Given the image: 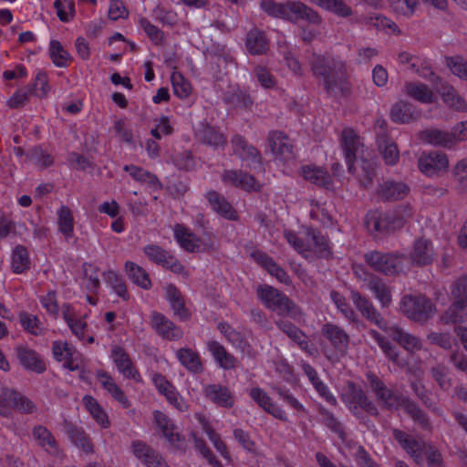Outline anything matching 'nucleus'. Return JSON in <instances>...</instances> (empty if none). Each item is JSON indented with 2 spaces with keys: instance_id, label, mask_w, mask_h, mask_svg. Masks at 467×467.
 I'll return each instance as SVG.
<instances>
[{
  "instance_id": "nucleus-1",
  "label": "nucleus",
  "mask_w": 467,
  "mask_h": 467,
  "mask_svg": "<svg viewBox=\"0 0 467 467\" xmlns=\"http://www.w3.org/2000/svg\"><path fill=\"white\" fill-rule=\"evenodd\" d=\"M309 63L313 74L322 79L324 89L329 97L337 98L349 93L347 65L343 60L313 53Z\"/></svg>"
},
{
  "instance_id": "nucleus-2",
  "label": "nucleus",
  "mask_w": 467,
  "mask_h": 467,
  "mask_svg": "<svg viewBox=\"0 0 467 467\" xmlns=\"http://www.w3.org/2000/svg\"><path fill=\"white\" fill-rule=\"evenodd\" d=\"M413 211L410 204L399 205L396 209L386 212H371L366 218L367 228L371 232L381 234L393 233L403 227L412 216Z\"/></svg>"
},
{
  "instance_id": "nucleus-3",
  "label": "nucleus",
  "mask_w": 467,
  "mask_h": 467,
  "mask_svg": "<svg viewBox=\"0 0 467 467\" xmlns=\"http://www.w3.org/2000/svg\"><path fill=\"white\" fill-rule=\"evenodd\" d=\"M256 294L265 307L280 316L292 319H297L302 316L301 308L294 301L271 285H259Z\"/></svg>"
},
{
  "instance_id": "nucleus-4",
  "label": "nucleus",
  "mask_w": 467,
  "mask_h": 467,
  "mask_svg": "<svg viewBox=\"0 0 467 467\" xmlns=\"http://www.w3.org/2000/svg\"><path fill=\"white\" fill-rule=\"evenodd\" d=\"M400 310L408 318L424 323L434 316L436 307L423 295H405L400 299Z\"/></svg>"
},
{
  "instance_id": "nucleus-5",
  "label": "nucleus",
  "mask_w": 467,
  "mask_h": 467,
  "mask_svg": "<svg viewBox=\"0 0 467 467\" xmlns=\"http://www.w3.org/2000/svg\"><path fill=\"white\" fill-rule=\"evenodd\" d=\"M342 400L348 410L358 419L363 418V411L370 416H378L379 410L372 400L368 399L364 390L357 384L348 382Z\"/></svg>"
},
{
  "instance_id": "nucleus-6",
  "label": "nucleus",
  "mask_w": 467,
  "mask_h": 467,
  "mask_svg": "<svg viewBox=\"0 0 467 467\" xmlns=\"http://www.w3.org/2000/svg\"><path fill=\"white\" fill-rule=\"evenodd\" d=\"M405 257L403 254L383 253L378 250L364 254V260L370 268L386 275L399 274L402 270L401 264Z\"/></svg>"
},
{
  "instance_id": "nucleus-7",
  "label": "nucleus",
  "mask_w": 467,
  "mask_h": 467,
  "mask_svg": "<svg viewBox=\"0 0 467 467\" xmlns=\"http://www.w3.org/2000/svg\"><path fill=\"white\" fill-rule=\"evenodd\" d=\"M368 385L375 394L377 401L387 410H398L403 406L407 399L389 389L385 383L374 373L366 375Z\"/></svg>"
},
{
  "instance_id": "nucleus-8",
  "label": "nucleus",
  "mask_w": 467,
  "mask_h": 467,
  "mask_svg": "<svg viewBox=\"0 0 467 467\" xmlns=\"http://www.w3.org/2000/svg\"><path fill=\"white\" fill-rule=\"evenodd\" d=\"M142 251L150 262L161 265L175 274H181L184 270L183 265L177 258L158 244H147L142 248Z\"/></svg>"
},
{
  "instance_id": "nucleus-9",
  "label": "nucleus",
  "mask_w": 467,
  "mask_h": 467,
  "mask_svg": "<svg viewBox=\"0 0 467 467\" xmlns=\"http://www.w3.org/2000/svg\"><path fill=\"white\" fill-rule=\"evenodd\" d=\"M419 170L427 176L439 175L447 171L449 161L441 151L422 152L418 160Z\"/></svg>"
},
{
  "instance_id": "nucleus-10",
  "label": "nucleus",
  "mask_w": 467,
  "mask_h": 467,
  "mask_svg": "<svg viewBox=\"0 0 467 467\" xmlns=\"http://www.w3.org/2000/svg\"><path fill=\"white\" fill-rule=\"evenodd\" d=\"M351 299L363 317L377 326L379 328L386 332L388 331L389 327H388L387 322L371 301L362 296L359 292L354 290L351 291Z\"/></svg>"
},
{
  "instance_id": "nucleus-11",
  "label": "nucleus",
  "mask_w": 467,
  "mask_h": 467,
  "mask_svg": "<svg viewBox=\"0 0 467 467\" xmlns=\"http://www.w3.org/2000/svg\"><path fill=\"white\" fill-rule=\"evenodd\" d=\"M392 435L399 445L417 464L422 463L423 450L427 444L425 441L417 440L410 434L399 429H393Z\"/></svg>"
},
{
  "instance_id": "nucleus-12",
  "label": "nucleus",
  "mask_w": 467,
  "mask_h": 467,
  "mask_svg": "<svg viewBox=\"0 0 467 467\" xmlns=\"http://www.w3.org/2000/svg\"><path fill=\"white\" fill-rule=\"evenodd\" d=\"M341 147L343 149L348 170L354 173L356 170L355 161L358 155L363 151V144L357 134L350 129H346L342 132Z\"/></svg>"
},
{
  "instance_id": "nucleus-13",
  "label": "nucleus",
  "mask_w": 467,
  "mask_h": 467,
  "mask_svg": "<svg viewBox=\"0 0 467 467\" xmlns=\"http://www.w3.org/2000/svg\"><path fill=\"white\" fill-rule=\"evenodd\" d=\"M361 288L371 291L379 301L381 307H388L391 304V289L382 278L371 273H364Z\"/></svg>"
},
{
  "instance_id": "nucleus-14",
  "label": "nucleus",
  "mask_w": 467,
  "mask_h": 467,
  "mask_svg": "<svg viewBox=\"0 0 467 467\" xmlns=\"http://www.w3.org/2000/svg\"><path fill=\"white\" fill-rule=\"evenodd\" d=\"M131 451L133 455L147 467H169L163 457L142 441H133Z\"/></svg>"
},
{
  "instance_id": "nucleus-15",
  "label": "nucleus",
  "mask_w": 467,
  "mask_h": 467,
  "mask_svg": "<svg viewBox=\"0 0 467 467\" xmlns=\"http://www.w3.org/2000/svg\"><path fill=\"white\" fill-rule=\"evenodd\" d=\"M321 334L330 342L332 347L341 355H346L350 343L349 335L341 327L326 323L321 327Z\"/></svg>"
},
{
  "instance_id": "nucleus-16",
  "label": "nucleus",
  "mask_w": 467,
  "mask_h": 467,
  "mask_svg": "<svg viewBox=\"0 0 467 467\" xmlns=\"http://www.w3.org/2000/svg\"><path fill=\"white\" fill-rule=\"evenodd\" d=\"M150 325L164 339L178 340L182 337V330L161 313L152 312Z\"/></svg>"
},
{
  "instance_id": "nucleus-17",
  "label": "nucleus",
  "mask_w": 467,
  "mask_h": 467,
  "mask_svg": "<svg viewBox=\"0 0 467 467\" xmlns=\"http://www.w3.org/2000/svg\"><path fill=\"white\" fill-rule=\"evenodd\" d=\"M250 397L262 408L265 412L272 415L274 418L282 420L288 421L286 412L276 403H275L272 398L261 388H253L250 390Z\"/></svg>"
},
{
  "instance_id": "nucleus-18",
  "label": "nucleus",
  "mask_w": 467,
  "mask_h": 467,
  "mask_svg": "<svg viewBox=\"0 0 467 467\" xmlns=\"http://www.w3.org/2000/svg\"><path fill=\"white\" fill-rule=\"evenodd\" d=\"M268 142L273 154L280 161H287L294 158L293 144L289 138L281 131H271Z\"/></svg>"
},
{
  "instance_id": "nucleus-19",
  "label": "nucleus",
  "mask_w": 467,
  "mask_h": 467,
  "mask_svg": "<svg viewBox=\"0 0 467 467\" xmlns=\"http://www.w3.org/2000/svg\"><path fill=\"white\" fill-rule=\"evenodd\" d=\"M284 19L289 21L301 19L314 25H318L321 22L319 15L301 2H286Z\"/></svg>"
},
{
  "instance_id": "nucleus-20",
  "label": "nucleus",
  "mask_w": 467,
  "mask_h": 467,
  "mask_svg": "<svg viewBox=\"0 0 467 467\" xmlns=\"http://www.w3.org/2000/svg\"><path fill=\"white\" fill-rule=\"evenodd\" d=\"M15 353L19 364L24 368L37 374H41L46 370L45 362L34 349L24 346H16Z\"/></svg>"
},
{
  "instance_id": "nucleus-21",
  "label": "nucleus",
  "mask_w": 467,
  "mask_h": 467,
  "mask_svg": "<svg viewBox=\"0 0 467 467\" xmlns=\"http://www.w3.org/2000/svg\"><path fill=\"white\" fill-rule=\"evenodd\" d=\"M410 191L405 182L388 180L379 185L377 194L384 202H393L405 198Z\"/></svg>"
},
{
  "instance_id": "nucleus-22",
  "label": "nucleus",
  "mask_w": 467,
  "mask_h": 467,
  "mask_svg": "<svg viewBox=\"0 0 467 467\" xmlns=\"http://www.w3.org/2000/svg\"><path fill=\"white\" fill-rule=\"evenodd\" d=\"M222 180L225 184H231L242 188L244 191H260L261 185L256 180L247 172L242 171L229 170L224 171Z\"/></svg>"
},
{
  "instance_id": "nucleus-23",
  "label": "nucleus",
  "mask_w": 467,
  "mask_h": 467,
  "mask_svg": "<svg viewBox=\"0 0 467 467\" xmlns=\"http://www.w3.org/2000/svg\"><path fill=\"white\" fill-rule=\"evenodd\" d=\"M154 419L158 428L170 444L176 449H183L185 446L184 440L176 431V427L167 415L160 410H156L154 411Z\"/></svg>"
},
{
  "instance_id": "nucleus-24",
  "label": "nucleus",
  "mask_w": 467,
  "mask_h": 467,
  "mask_svg": "<svg viewBox=\"0 0 467 467\" xmlns=\"http://www.w3.org/2000/svg\"><path fill=\"white\" fill-rule=\"evenodd\" d=\"M433 257L434 250L430 240L419 238L414 241L410 253V259L413 265L418 266L431 265L433 261Z\"/></svg>"
},
{
  "instance_id": "nucleus-25",
  "label": "nucleus",
  "mask_w": 467,
  "mask_h": 467,
  "mask_svg": "<svg viewBox=\"0 0 467 467\" xmlns=\"http://www.w3.org/2000/svg\"><path fill=\"white\" fill-rule=\"evenodd\" d=\"M111 358L116 367L118 368V370L125 378L132 379L135 381L140 380V376L139 372L134 368L129 354L123 348L119 346L113 347L111 350Z\"/></svg>"
},
{
  "instance_id": "nucleus-26",
  "label": "nucleus",
  "mask_w": 467,
  "mask_h": 467,
  "mask_svg": "<svg viewBox=\"0 0 467 467\" xmlns=\"http://www.w3.org/2000/svg\"><path fill=\"white\" fill-rule=\"evenodd\" d=\"M202 393L204 397L223 408H232L234 400L230 389L220 384H207L203 386Z\"/></svg>"
},
{
  "instance_id": "nucleus-27",
  "label": "nucleus",
  "mask_w": 467,
  "mask_h": 467,
  "mask_svg": "<svg viewBox=\"0 0 467 467\" xmlns=\"http://www.w3.org/2000/svg\"><path fill=\"white\" fill-rule=\"evenodd\" d=\"M207 349L212 354L217 365L225 369H234L238 365V359L218 341L209 340L206 343Z\"/></svg>"
},
{
  "instance_id": "nucleus-28",
  "label": "nucleus",
  "mask_w": 467,
  "mask_h": 467,
  "mask_svg": "<svg viewBox=\"0 0 467 467\" xmlns=\"http://www.w3.org/2000/svg\"><path fill=\"white\" fill-rule=\"evenodd\" d=\"M234 153L243 161H250L253 164H260L262 156L257 149L249 144L241 135H235L232 139Z\"/></svg>"
},
{
  "instance_id": "nucleus-29",
  "label": "nucleus",
  "mask_w": 467,
  "mask_h": 467,
  "mask_svg": "<svg viewBox=\"0 0 467 467\" xmlns=\"http://www.w3.org/2000/svg\"><path fill=\"white\" fill-rule=\"evenodd\" d=\"M421 112L408 101L400 100L396 102L390 110V118L396 123L405 124L420 118Z\"/></svg>"
},
{
  "instance_id": "nucleus-30",
  "label": "nucleus",
  "mask_w": 467,
  "mask_h": 467,
  "mask_svg": "<svg viewBox=\"0 0 467 467\" xmlns=\"http://www.w3.org/2000/svg\"><path fill=\"white\" fill-rule=\"evenodd\" d=\"M64 431L70 441L75 446L81 449L85 453H92L94 451V446L91 439L83 428L66 421L64 424Z\"/></svg>"
},
{
  "instance_id": "nucleus-31",
  "label": "nucleus",
  "mask_w": 467,
  "mask_h": 467,
  "mask_svg": "<svg viewBox=\"0 0 467 467\" xmlns=\"http://www.w3.org/2000/svg\"><path fill=\"white\" fill-rule=\"evenodd\" d=\"M421 141L434 146L450 148L455 144L453 131L448 132L439 129H426L419 133Z\"/></svg>"
},
{
  "instance_id": "nucleus-32",
  "label": "nucleus",
  "mask_w": 467,
  "mask_h": 467,
  "mask_svg": "<svg viewBox=\"0 0 467 467\" xmlns=\"http://www.w3.org/2000/svg\"><path fill=\"white\" fill-rule=\"evenodd\" d=\"M255 261L265 268L269 275L275 277L280 283L290 285L291 279L288 274L278 265L272 257L263 252H256L253 254Z\"/></svg>"
},
{
  "instance_id": "nucleus-33",
  "label": "nucleus",
  "mask_w": 467,
  "mask_h": 467,
  "mask_svg": "<svg viewBox=\"0 0 467 467\" xmlns=\"http://www.w3.org/2000/svg\"><path fill=\"white\" fill-rule=\"evenodd\" d=\"M441 82V85H436V91L441 96L444 103L457 111L467 110V104L465 100L460 97L455 89L442 81L441 78H436Z\"/></svg>"
},
{
  "instance_id": "nucleus-34",
  "label": "nucleus",
  "mask_w": 467,
  "mask_h": 467,
  "mask_svg": "<svg viewBox=\"0 0 467 467\" xmlns=\"http://www.w3.org/2000/svg\"><path fill=\"white\" fill-rule=\"evenodd\" d=\"M32 435L38 446L43 448L51 455L59 454L58 443L52 432L43 425H36L33 428Z\"/></svg>"
},
{
  "instance_id": "nucleus-35",
  "label": "nucleus",
  "mask_w": 467,
  "mask_h": 467,
  "mask_svg": "<svg viewBox=\"0 0 467 467\" xmlns=\"http://www.w3.org/2000/svg\"><path fill=\"white\" fill-rule=\"evenodd\" d=\"M174 238L181 247L187 252L194 253L200 249V238L182 224H175Z\"/></svg>"
},
{
  "instance_id": "nucleus-36",
  "label": "nucleus",
  "mask_w": 467,
  "mask_h": 467,
  "mask_svg": "<svg viewBox=\"0 0 467 467\" xmlns=\"http://www.w3.org/2000/svg\"><path fill=\"white\" fill-rule=\"evenodd\" d=\"M212 209L219 215L228 219L236 220L237 213L227 200L215 191L209 192L206 194Z\"/></svg>"
},
{
  "instance_id": "nucleus-37",
  "label": "nucleus",
  "mask_w": 467,
  "mask_h": 467,
  "mask_svg": "<svg viewBox=\"0 0 467 467\" xmlns=\"http://www.w3.org/2000/svg\"><path fill=\"white\" fill-rule=\"evenodd\" d=\"M402 90L404 94L422 104L434 102V93L421 82H406Z\"/></svg>"
},
{
  "instance_id": "nucleus-38",
  "label": "nucleus",
  "mask_w": 467,
  "mask_h": 467,
  "mask_svg": "<svg viewBox=\"0 0 467 467\" xmlns=\"http://www.w3.org/2000/svg\"><path fill=\"white\" fill-rule=\"evenodd\" d=\"M387 333L395 340L400 346L404 348L406 350L413 352L420 350L422 347L420 338L406 332L402 328L393 326L389 327Z\"/></svg>"
},
{
  "instance_id": "nucleus-39",
  "label": "nucleus",
  "mask_w": 467,
  "mask_h": 467,
  "mask_svg": "<svg viewBox=\"0 0 467 467\" xmlns=\"http://www.w3.org/2000/svg\"><path fill=\"white\" fill-rule=\"evenodd\" d=\"M176 358L190 372L200 374L203 371L202 358L198 352L189 348H182L176 351Z\"/></svg>"
},
{
  "instance_id": "nucleus-40",
  "label": "nucleus",
  "mask_w": 467,
  "mask_h": 467,
  "mask_svg": "<svg viewBox=\"0 0 467 467\" xmlns=\"http://www.w3.org/2000/svg\"><path fill=\"white\" fill-rule=\"evenodd\" d=\"M197 137L201 142L209 146L218 148L226 144L223 134L215 127L207 123H201L197 131Z\"/></svg>"
},
{
  "instance_id": "nucleus-41",
  "label": "nucleus",
  "mask_w": 467,
  "mask_h": 467,
  "mask_svg": "<svg viewBox=\"0 0 467 467\" xmlns=\"http://www.w3.org/2000/svg\"><path fill=\"white\" fill-rule=\"evenodd\" d=\"M97 378L101 386L106 389L123 408H129L130 403L122 391V389L116 384L114 379L107 372L99 370L97 372Z\"/></svg>"
},
{
  "instance_id": "nucleus-42",
  "label": "nucleus",
  "mask_w": 467,
  "mask_h": 467,
  "mask_svg": "<svg viewBox=\"0 0 467 467\" xmlns=\"http://www.w3.org/2000/svg\"><path fill=\"white\" fill-rule=\"evenodd\" d=\"M165 297L169 301L175 316H178L182 320H186L190 317V313L185 307L182 294L175 285H169L165 288Z\"/></svg>"
},
{
  "instance_id": "nucleus-43",
  "label": "nucleus",
  "mask_w": 467,
  "mask_h": 467,
  "mask_svg": "<svg viewBox=\"0 0 467 467\" xmlns=\"http://www.w3.org/2000/svg\"><path fill=\"white\" fill-rule=\"evenodd\" d=\"M302 175L305 180L317 186L330 188L332 180L329 173L320 167L304 166L302 168Z\"/></svg>"
},
{
  "instance_id": "nucleus-44",
  "label": "nucleus",
  "mask_w": 467,
  "mask_h": 467,
  "mask_svg": "<svg viewBox=\"0 0 467 467\" xmlns=\"http://www.w3.org/2000/svg\"><path fill=\"white\" fill-rule=\"evenodd\" d=\"M368 333L378 343L389 360L400 367L405 365V361L400 358L397 348L384 336L374 329H370Z\"/></svg>"
},
{
  "instance_id": "nucleus-45",
  "label": "nucleus",
  "mask_w": 467,
  "mask_h": 467,
  "mask_svg": "<svg viewBox=\"0 0 467 467\" xmlns=\"http://www.w3.org/2000/svg\"><path fill=\"white\" fill-rule=\"evenodd\" d=\"M125 270L130 279L138 286L148 290L151 287V281L149 274L140 265L134 262L127 261L125 263Z\"/></svg>"
},
{
  "instance_id": "nucleus-46",
  "label": "nucleus",
  "mask_w": 467,
  "mask_h": 467,
  "mask_svg": "<svg viewBox=\"0 0 467 467\" xmlns=\"http://www.w3.org/2000/svg\"><path fill=\"white\" fill-rule=\"evenodd\" d=\"M63 317L72 333L80 340H84L87 323L83 318H77L68 304L62 306Z\"/></svg>"
},
{
  "instance_id": "nucleus-47",
  "label": "nucleus",
  "mask_w": 467,
  "mask_h": 467,
  "mask_svg": "<svg viewBox=\"0 0 467 467\" xmlns=\"http://www.w3.org/2000/svg\"><path fill=\"white\" fill-rule=\"evenodd\" d=\"M85 408L96 420V422L104 429L110 426V421L106 411L98 403L97 400L89 395H86L83 398Z\"/></svg>"
},
{
  "instance_id": "nucleus-48",
  "label": "nucleus",
  "mask_w": 467,
  "mask_h": 467,
  "mask_svg": "<svg viewBox=\"0 0 467 467\" xmlns=\"http://www.w3.org/2000/svg\"><path fill=\"white\" fill-rule=\"evenodd\" d=\"M246 47L253 55H260L268 49V41L263 31L252 29L246 36Z\"/></svg>"
},
{
  "instance_id": "nucleus-49",
  "label": "nucleus",
  "mask_w": 467,
  "mask_h": 467,
  "mask_svg": "<svg viewBox=\"0 0 467 467\" xmlns=\"http://www.w3.org/2000/svg\"><path fill=\"white\" fill-rule=\"evenodd\" d=\"M379 152L387 165H396L400 160V150L394 141L388 137H380L378 141Z\"/></svg>"
},
{
  "instance_id": "nucleus-50",
  "label": "nucleus",
  "mask_w": 467,
  "mask_h": 467,
  "mask_svg": "<svg viewBox=\"0 0 467 467\" xmlns=\"http://www.w3.org/2000/svg\"><path fill=\"white\" fill-rule=\"evenodd\" d=\"M376 165L373 161L366 160L364 158L360 159V163L358 167L356 166L355 174L360 183V185L364 188H368L372 185L374 177L376 175L375 171Z\"/></svg>"
},
{
  "instance_id": "nucleus-51",
  "label": "nucleus",
  "mask_w": 467,
  "mask_h": 467,
  "mask_svg": "<svg viewBox=\"0 0 467 467\" xmlns=\"http://www.w3.org/2000/svg\"><path fill=\"white\" fill-rule=\"evenodd\" d=\"M29 254L26 247L17 245L13 250L11 267L14 273L22 274L30 268Z\"/></svg>"
},
{
  "instance_id": "nucleus-52",
  "label": "nucleus",
  "mask_w": 467,
  "mask_h": 467,
  "mask_svg": "<svg viewBox=\"0 0 467 467\" xmlns=\"http://www.w3.org/2000/svg\"><path fill=\"white\" fill-rule=\"evenodd\" d=\"M411 389L419 400L425 405L429 410L436 413L437 415L441 414V410L437 405L435 399L432 397L431 391L426 389L425 386L420 381L411 382Z\"/></svg>"
},
{
  "instance_id": "nucleus-53",
  "label": "nucleus",
  "mask_w": 467,
  "mask_h": 467,
  "mask_svg": "<svg viewBox=\"0 0 467 467\" xmlns=\"http://www.w3.org/2000/svg\"><path fill=\"white\" fill-rule=\"evenodd\" d=\"M223 99L226 104L234 108L247 109L253 104L251 96L239 88H233L226 91L223 94Z\"/></svg>"
},
{
  "instance_id": "nucleus-54",
  "label": "nucleus",
  "mask_w": 467,
  "mask_h": 467,
  "mask_svg": "<svg viewBox=\"0 0 467 467\" xmlns=\"http://www.w3.org/2000/svg\"><path fill=\"white\" fill-rule=\"evenodd\" d=\"M218 329L234 348L244 351L248 347V343L243 335L226 322H220L218 324Z\"/></svg>"
},
{
  "instance_id": "nucleus-55",
  "label": "nucleus",
  "mask_w": 467,
  "mask_h": 467,
  "mask_svg": "<svg viewBox=\"0 0 467 467\" xmlns=\"http://www.w3.org/2000/svg\"><path fill=\"white\" fill-rule=\"evenodd\" d=\"M12 410H16L20 413L30 414L36 410V406L26 396L14 389V393L10 399V415L12 414Z\"/></svg>"
},
{
  "instance_id": "nucleus-56",
  "label": "nucleus",
  "mask_w": 467,
  "mask_h": 467,
  "mask_svg": "<svg viewBox=\"0 0 467 467\" xmlns=\"http://www.w3.org/2000/svg\"><path fill=\"white\" fill-rule=\"evenodd\" d=\"M19 322L25 331L34 336H42L45 333V327L38 317L35 315L21 312L19 314Z\"/></svg>"
},
{
  "instance_id": "nucleus-57",
  "label": "nucleus",
  "mask_w": 467,
  "mask_h": 467,
  "mask_svg": "<svg viewBox=\"0 0 467 467\" xmlns=\"http://www.w3.org/2000/svg\"><path fill=\"white\" fill-rule=\"evenodd\" d=\"M58 229L67 240L73 236L74 219L71 211L67 206H62L57 211Z\"/></svg>"
},
{
  "instance_id": "nucleus-58",
  "label": "nucleus",
  "mask_w": 467,
  "mask_h": 467,
  "mask_svg": "<svg viewBox=\"0 0 467 467\" xmlns=\"http://www.w3.org/2000/svg\"><path fill=\"white\" fill-rule=\"evenodd\" d=\"M49 55L53 63L59 67H66L71 60V57L64 49L61 43L57 40H51L49 44Z\"/></svg>"
},
{
  "instance_id": "nucleus-59",
  "label": "nucleus",
  "mask_w": 467,
  "mask_h": 467,
  "mask_svg": "<svg viewBox=\"0 0 467 467\" xmlns=\"http://www.w3.org/2000/svg\"><path fill=\"white\" fill-rule=\"evenodd\" d=\"M405 411L411 419L426 430L431 429V424L428 415L414 402L406 400L404 404Z\"/></svg>"
},
{
  "instance_id": "nucleus-60",
  "label": "nucleus",
  "mask_w": 467,
  "mask_h": 467,
  "mask_svg": "<svg viewBox=\"0 0 467 467\" xmlns=\"http://www.w3.org/2000/svg\"><path fill=\"white\" fill-rule=\"evenodd\" d=\"M26 161L36 165L42 169L47 168L53 164V158L41 147H34L26 154Z\"/></svg>"
},
{
  "instance_id": "nucleus-61",
  "label": "nucleus",
  "mask_w": 467,
  "mask_h": 467,
  "mask_svg": "<svg viewBox=\"0 0 467 467\" xmlns=\"http://www.w3.org/2000/svg\"><path fill=\"white\" fill-rule=\"evenodd\" d=\"M467 306L462 305V301H455L448 310L441 317L443 324H458L464 321L465 314L463 312Z\"/></svg>"
},
{
  "instance_id": "nucleus-62",
  "label": "nucleus",
  "mask_w": 467,
  "mask_h": 467,
  "mask_svg": "<svg viewBox=\"0 0 467 467\" xmlns=\"http://www.w3.org/2000/svg\"><path fill=\"white\" fill-rule=\"evenodd\" d=\"M105 282L111 286L115 293L122 297L128 299L129 295L126 285L123 279L113 270H108L103 274Z\"/></svg>"
},
{
  "instance_id": "nucleus-63",
  "label": "nucleus",
  "mask_w": 467,
  "mask_h": 467,
  "mask_svg": "<svg viewBox=\"0 0 467 467\" xmlns=\"http://www.w3.org/2000/svg\"><path fill=\"white\" fill-rule=\"evenodd\" d=\"M430 374L433 380L443 390H448L451 386V379L448 368L442 364H437L430 368Z\"/></svg>"
},
{
  "instance_id": "nucleus-64",
  "label": "nucleus",
  "mask_w": 467,
  "mask_h": 467,
  "mask_svg": "<svg viewBox=\"0 0 467 467\" xmlns=\"http://www.w3.org/2000/svg\"><path fill=\"white\" fill-rule=\"evenodd\" d=\"M171 80L175 96L182 99H187L192 91L190 82L179 72H173L171 74Z\"/></svg>"
}]
</instances>
